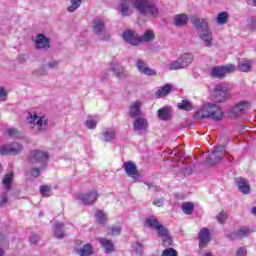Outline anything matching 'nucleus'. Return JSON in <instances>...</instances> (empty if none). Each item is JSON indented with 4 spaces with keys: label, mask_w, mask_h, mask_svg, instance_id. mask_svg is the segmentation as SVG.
I'll return each instance as SVG.
<instances>
[{
    "label": "nucleus",
    "mask_w": 256,
    "mask_h": 256,
    "mask_svg": "<svg viewBox=\"0 0 256 256\" xmlns=\"http://www.w3.org/2000/svg\"><path fill=\"white\" fill-rule=\"evenodd\" d=\"M131 3L142 17H159V6L156 0H131Z\"/></svg>",
    "instance_id": "obj_2"
},
{
    "label": "nucleus",
    "mask_w": 256,
    "mask_h": 256,
    "mask_svg": "<svg viewBox=\"0 0 256 256\" xmlns=\"http://www.w3.org/2000/svg\"><path fill=\"white\" fill-rule=\"evenodd\" d=\"M237 69L238 71H241V73H249V71L253 69V60H244L238 62Z\"/></svg>",
    "instance_id": "obj_20"
},
{
    "label": "nucleus",
    "mask_w": 256,
    "mask_h": 256,
    "mask_svg": "<svg viewBox=\"0 0 256 256\" xmlns=\"http://www.w3.org/2000/svg\"><path fill=\"white\" fill-rule=\"evenodd\" d=\"M157 115H158V118L160 119V121L171 120V117H172L171 107L164 106V107L160 108L157 111Z\"/></svg>",
    "instance_id": "obj_17"
},
{
    "label": "nucleus",
    "mask_w": 256,
    "mask_h": 256,
    "mask_svg": "<svg viewBox=\"0 0 256 256\" xmlns=\"http://www.w3.org/2000/svg\"><path fill=\"white\" fill-rule=\"evenodd\" d=\"M236 256H247V248L245 246H241L236 250Z\"/></svg>",
    "instance_id": "obj_49"
},
{
    "label": "nucleus",
    "mask_w": 256,
    "mask_h": 256,
    "mask_svg": "<svg viewBox=\"0 0 256 256\" xmlns=\"http://www.w3.org/2000/svg\"><path fill=\"white\" fill-rule=\"evenodd\" d=\"M249 29H251L252 31H255L256 30V19H251L249 21Z\"/></svg>",
    "instance_id": "obj_53"
},
{
    "label": "nucleus",
    "mask_w": 256,
    "mask_h": 256,
    "mask_svg": "<svg viewBox=\"0 0 256 256\" xmlns=\"http://www.w3.org/2000/svg\"><path fill=\"white\" fill-rule=\"evenodd\" d=\"M214 93H217L219 97H227L229 95V86L226 84H217L214 87Z\"/></svg>",
    "instance_id": "obj_23"
},
{
    "label": "nucleus",
    "mask_w": 256,
    "mask_h": 256,
    "mask_svg": "<svg viewBox=\"0 0 256 256\" xmlns=\"http://www.w3.org/2000/svg\"><path fill=\"white\" fill-rule=\"evenodd\" d=\"M7 135L8 137H10L11 139H18L19 137V131H17V129L15 128H9L7 130Z\"/></svg>",
    "instance_id": "obj_44"
},
{
    "label": "nucleus",
    "mask_w": 256,
    "mask_h": 256,
    "mask_svg": "<svg viewBox=\"0 0 256 256\" xmlns=\"http://www.w3.org/2000/svg\"><path fill=\"white\" fill-rule=\"evenodd\" d=\"M36 49L47 51L51 47V39L47 38L44 34H38L35 40Z\"/></svg>",
    "instance_id": "obj_11"
},
{
    "label": "nucleus",
    "mask_w": 256,
    "mask_h": 256,
    "mask_svg": "<svg viewBox=\"0 0 256 256\" xmlns=\"http://www.w3.org/2000/svg\"><path fill=\"white\" fill-rule=\"evenodd\" d=\"M4 255V252L2 249H0V256H3Z\"/></svg>",
    "instance_id": "obj_62"
},
{
    "label": "nucleus",
    "mask_w": 256,
    "mask_h": 256,
    "mask_svg": "<svg viewBox=\"0 0 256 256\" xmlns=\"http://www.w3.org/2000/svg\"><path fill=\"white\" fill-rule=\"evenodd\" d=\"M123 39L130 45H141V37H139L133 30H127L123 34Z\"/></svg>",
    "instance_id": "obj_12"
},
{
    "label": "nucleus",
    "mask_w": 256,
    "mask_h": 256,
    "mask_svg": "<svg viewBox=\"0 0 256 256\" xmlns=\"http://www.w3.org/2000/svg\"><path fill=\"white\" fill-rule=\"evenodd\" d=\"M9 201V199L7 198V192L3 193L1 195V200H0V207H3L5 205H7V202Z\"/></svg>",
    "instance_id": "obj_50"
},
{
    "label": "nucleus",
    "mask_w": 256,
    "mask_h": 256,
    "mask_svg": "<svg viewBox=\"0 0 256 256\" xmlns=\"http://www.w3.org/2000/svg\"><path fill=\"white\" fill-rule=\"evenodd\" d=\"M155 39V32L153 30H147L141 37L140 43H149Z\"/></svg>",
    "instance_id": "obj_32"
},
{
    "label": "nucleus",
    "mask_w": 256,
    "mask_h": 256,
    "mask_svg": "<svg viewBox=\"0 0 256 256\" xmlns=\"http://www.w3.org/2000/svg\"><path fill=\"white\" fill-rule=\"evenodd\" d=\"M110 69L118 79H123V77H125V70L123 66L119 65L118 63L112 62L110 64Z\"/></svg>",
    "instance_id": "obj_22"
},
{
    "label": "nucleus",
    "mask_w": 256,
    "mask_h": 256,
    "mask_svg": "<svg viewBox=\"0 0 256 256\" xmlns=\"http://www.w3.org/2000/svg\"><path fill=\"white\" fill-rule=\"evenodd\" d=\"M49 161V155L45 151L33 150L30 152V163H41L45 165Z\"/></svg>",
    "instance_id": "obj_9"
},
{
    "label": "nucleus",
    "mask_w": 256,
    "mask_h": 256,
    "mask_svg": "<svg viewBox=\"0 0 256 256\" xmlns=\"http://www.w3.org/2000/svg\"><path fill=\"white\" fill-rule=\"evenodd\" d=\"M225 148L223 146H218L212 151V157H217L218 161H221V157H223V151Z\"/></svg>",
    "instance_id": "obj_40"
},
{
    "label": "nucleus",
    "mask_w": 256,
    "mask_h": 256,
    "mask_svg": "<svg viewBox=\"0 0 256 256\" xmlns=\"http://www.w3.org/2000/svg\"><path fill=\"white\" fill-rule=\"evenodd\" d=\"M187 21L188 18L185 14H178L174 18V24L176 25V27H183V25H187Z\"/></svg>",
    "instance_id": "obj_34"
},
{
    "label": "nucleus",
    "mask_w": 256,
    "mask_h": 256,
    "mask_svg": "<svg viewBox=\"0 0 256 256\" xmlns=\"http://www.w3.org/2000/svg\"><path fill=\"white\" fill-rule=\"evenodd\" d=\"M63 223L61 222H57L54 227V236L56 237V239H63V237H65V231L63 230Z\"/></svg>",
    "instance_id": "obj_27"
},
{
    "label": "nucleus",
    "mask_w": 256,
    "mask_h": 256,
    "mask_svg": "<svg viewBox=\"0 0 256 256\" xmlns=\"http://www.w3.org/2000/svg\"><path fill=\"white\" fill-rule=\"evenodd\" d=\"M141 115V102H133L130 107V117H139Z\"/></svg>",
    "instance_id": "obj_29"
},
{
    "label": "nucleus",
    "mask_w": 256,
    "mask_h": 256,
    "mask_svg": "<svg viewBox=\"0 0 256 256\" xmlns=\"http://www.w3.org/2000/svg\"><path fill=\"white\" fill-rule=\"evenodd\" d=\"M145 226L149 227V229H155L162 239L163 247H171L173 244V238H171V234H169V230L165 228V226L159 224V220L155 217L150 216L145 220Z\"/></svg>",
    "instance_id": "obj_3"
},
{
    "label": "nucleus",
    "mask_w": 256,
    "mask_h": 256,
    "mask_svg": "<svg viewBox=\"0 0 256 256\" xmlns=\"http://www.w3.org/2000/svg\"><path fill=\"white\" fill-rule=\"evenodd\" d=\"M13 183V174H6L2 180V185L4 186V189H6V191L11 190V185Z\"/></svg>",
    "instance_id": "obj_36"
},
{
    "label": "nucleus",
    "mask_w": 256,
    "mask_h": 256,
    "mask_svg": "<svg viewBox=\"0 0 256 256\" xmlns=\"http://www.w3.org/2000/svg\"><path fill=\"white\" fill-rule=\"evenodd\" d=\"M237 71V67L233 64H228L225 66H215L211 70L212 77H215L216 79H224V77L228 73H235Z\"/></svg>",
    "instance_id": "obj_7"
},
{
    "label": "nucleus",
    "mask_w": 256,
    "mask_h": 256,
    "mask_svg": "<svg viewBox=\"0 0 256 256\" xmlns=\"http://www.w3.org/2000/svg\"><path fill=\"white\" fill-rule=\"evenodd\" d=\"M119 7L122 17H129L131 15V3H129V0H122Z\"/></svg>",
    "instance_id": "obj_21"
},
{
    "label": "nucleus",
    "mask_w": 256,
    "mask_h": 256,
    "mask_svg": "<svg viewBox=\"0 0 256 256\" xmlns=\"http://www.w3.org/2000/svg\"><path fill=\"white\" fill-rule=\"evenodd\" d=\"M216 23L218 25H227L229 23V13L222 11L217 14Z\"/></svg>",
    "instance_id": "obj_28"
},
{
    "label": "nucleus",
    "mask_w": 256,
    "mask_h": 256,
    "mask_svg": "<svg viewBox=\"0 0 256 256\" xmlns=\"http://www.w3.org/2000/svg\"><path fill=\"white\" fill-rule=\"evenodd\" d=\"M109 235H121V227L119 226H112L110 228V232H109Z\"/></svg>",
    "instance_id": "obj_48"
},
{
    "label": "nucleus",
    "mask_w": 256,
    "mask_h": 256,
    "mask_svg": "<svg viewBox=\"0 0 256 256\" xmlns=\"http://www.w3.org/2000/svg\"><path fill=\"white\" fill-rule=\"evenodd\" d=\"M0 101H6V98H1Z\"/></svg>",
    "instance_id": "obj_64"
},
{
    "label": "nucleus",
    "mask_w": 256,
    "mask_h": 256,
    "mask_svg": "<svg viewBox=\"0 0 256 256\" xmlns=\"http://www.w3.org/2000/svg\"><path fill=\"white\" fill-rule=\"evenodd\" d=\"M57 65H59V63L57 61H52V62L48 63V67H50V69L57 67Z\"/></svg>",
    "instance_id": "obj_58"
},
{
    "label": "nucleus",
    "mask_w": 256,
    "mask_h": 256,
    "mask_svg": "<svg viewBox=\"0 0 256 256\" xmlns=\"http://www.w3.org/2000/svg\"><path fill=\"white\" fill-rule=\"evenodd\" d=\"M253 1V5L256 7V0H252Z\"/></svg>",
    "instance_id": "obj_63"
},
{
    "label": "nucleus",
    "mask_w": 256,
    "mask_h": 256,
    "mask_svg": "<svg viewBox=\"0 0 256 256\" xmlns=\"http://www.w3.org/2000/svg\"><path fill=\"white\" fill-rule=\"evenodd\" d=\"M153 205H155L156 207H163V198L154 200Z\"/></svg>",
    "instance_id": "obj_56"
},
{
    "label": "nucleus",
    "mask_w": 256,
    "mask_h": 256,
    "mask_svg": "<svg viewBox=\"0 0 256 256\" xmlns=\"http://www.w3.org/2000/svg\"><path fill=\"white\" fill-rule=\"evenodd\" d=\"M181 209L185 215H191V213H193V209H195V205L191 202H184L181 205Z\"/></svg>",
    "instance_id": "obj_37"
},
{
    "label": "nucleus",
    "mask_w": 256,
    "mask_h": 256,
    "mask_svg": "<svg viewBox=\"0 0 256 256\" xmlns=\"http://www.w3.org/2000/svg\"><path fill=\"white\" fill-rule=\"evenodd\" d=\"M252 215H256V207H253L251 210Z\"/></svg>",
    "instance_id": "obj_59"
},
{
    "label": "nucleus",
    "mask_w": 256,
    "mask_h": 256,
    "mask_svg": "<svg viewBox=\"0 0 256 256\" xmlns=\"http://www.w3.org/2000/svg\"><path fill=\"white\" fill-rule=\"evenodd\" d=\"M40 193L44 197H51V186L50 185H42L40 187Z\"/></svg>",
    "instance_id": "obj_41"
},
{
    "label": "nucleus",
    "mask_w": 256,
    "mask_h": 256,
    "mask_svg": "<svg viewBox=\"0 0 256 256\" xmlns=\"http://www.w3.org/2000/svg\"><path fill=\"white\" fill-rule=\"evenodd\" d=\"M168 69L170 71H179V69H185V66L183 65V62L181 61V58H177L175 61H172L168 65Z\"/></svg>",
    "instance_id": "obj_31"
},
{
    "label": "nucleus",
    "mask_w": 256,
    "mask_h": 256,
    "mask_svg": "<svg viewBox=\"0 0 256 256\" xmlns=\"http://www.w3.org/2000/svg\"><path fill=\"white\" fill-rule=\"evenodd\" d=\"M236 185L240 193H243L244 195H249V193H251V185H249L247 179L243 177L236 178Z\"/></svg>",
    "instance_id": "obj_14"
},
{
    "label": "nucleus",
    "mask_w": 256,
    "mask_h": 256,
    "mask_svg": "<svg viewBox=\"0 0 256 256\" xmlns=\"http://www.w3.org/2000/svg\"><path fill=\"white\" fill-rule=\"evenodd\" d=\"M27 119L30 127L34 129V131H37L38 133H43V131H47V117L39 116L37 115V113H29Z\"/></svg>",
    "instance_id": "obj_5"
},
{
    "label": "nucleus",
    "mask_w": 256,
    "mask_h": 256,
    "mask_svg": "<svg viewBox=\"0 0 256 256\" xmlns=\"http://www.w3.org/2000/svg\"><path fill=\"white\" fill-rule=\"evenodd\" d=\"M134 131H145L148 124L144 118H137L133 123Z\"/></svg>",
    "instance_id": "obj_25"
},
{
    "label": "nucleus",
    "mask_w": 256,
    "mask_h": 256,
    "mask_svg": "<svg viewBox=\"0 0 256 256\" xmlns=\"http://www.w3.org/2000/svg\"><path fill=\"white\" fill-rule=\"evenodd\" d=\"M3 172V165L0 164V173Z\"/></svg>",
    "instance_id": "obj_61"
},
{
    "label": "nucleus",
    "mask_w": 256,
    "mask_h": 256,
    "mask_svg": "<svg viewBox=\"0 0 256 256\" xmlns=\"http://www.w3.org/2000/svg\"><path fill=\"white\" fill-rule=\"evenodd\" d=\"M136 67L140 73H143L147 69V64L143 60H137Z\"/></svg>",
    "instance_id": "obj_46"
},
{
    "label": "nucleus",
    "mask_w": 256,
    "mask_h": 256,
    "mask_svg": "<svg viewBox=\"0 0 256 256\" xmlns=\"http://www.w3.org/2000/svg\"><path fill=\"white\" fill-rule=\"evenodd\" d=\"M92 27L94 33L99 35L100 33H103V31H105V21H103V19L101 18H96L92 22Z\"/></svg>",
    "instance_id": "obj_19"
},
{
    "label": "nucleus",
    "mask_w": 256,
    "mask_h": 256,
    "mask_svg": "<svg viewBox=\"0 0 256 256\" xmlns=\"http://www.w3.org/2000/svg\"><path fill=\"white\" fill-rule=\"evenodd\" d=\"M142 73L143 75H148L150 77H154L155 75H157V71H155V69L149 68L147 66Z\"/></svg>",
    "instance_id": "obj_47"
},
{
    "label": "nucleus",
    "mask_w": 256,
    "mask_h": 256,
    "mask_svg": "<svg viewBox=\"0 0 256 256\" xmlns=\"http://www.w3.org/2000/svg\"><path fill=\"white\" fill-rule=\"evenodd\" d=\"M77 199L84 205H93V203L99 199V192H97V190H91L89 192L81 193L77 195Z\"/></svg>",
    "instance_id": "obj_8"
},
{
    "label": "nucleus",
    "mask_w": 256,
    "mask_h": 256,
    "mask_svg": "<svg viewBox=\"0 0 256 256\" xmlns=\"http://www.w3.org/2000/svg\"><path fill=\"white\" fill-rule=\"evenodd\" d=\"M253 231L247 226H242L238 228L235 232H232L229 237L230 239H244V237H249Z\"/></svg>",
    "instance_id": "obj_13"
},
{
    "label": "nucleus",
    "mask_w": 256,
    "mask_h": 256,
    "mask_svg": "<svg viewBox=\"0 0 256 256\" xmlns=\"http://www.w3.org/2000/svg\"><path fill=\"white\" fill-rule=\"evenodd\" d=\"M211 241V234L209 233V229L203 228L199 232V247L200 249H204L207 247V243Z\"/></svg>",
    "instance_id": "obj_15"
},
{
    "label": "nucleus",
    "mask_w": 256,
    "mask_h": 256,
    "mask_svg": "<svg viewBox=\"0 0 256 256\" xmlns=\"http://www.w3.org/2000/svg\"><path fill=\"white\" fill-rule=\"evenodd\" d=\"M32 177H39L41 175V170L39 168H32L30 171Z\"/></svg>",
    "instance_id": "obj_52"
},
{
    "label": "nucleus",
    "mask_w": 256,
    "mask_h": 256,
    "mask_svg": "<svg viewBox=\"0 0 256 256\" xmlns=\"http://www.w3.org/2000/svg\"><path fill=\"white\" fill-rule=\"evenodd\" d=\"M191 23L196 27L199 37L206 43V47H211L213 41V34L209 29V25L205 19H201L197 16L190 18Z\"/></svg>",
    "instance_id": "obj_4"
},
{
    "label": "nucleus",
    "mask_w": 256,
    "mask_h": 256,
    "mask_svg": "<svg viewBox=\"0 0 256 256\" xmlns=\"http://www.w3.org/2000/svg\"><path fill=\"white\" fill-rule=\"evenodd\" d=\"M194 119L196 121H201L202 119L221 121V119H223V110L217 104H204L201 109L195 112Z\"/></svg>",
    "instance_id": "obj_1"
},
{
    "label": "nucleus",
    "mask_w": 256,
    "mask_h": 256,
    "mask_svg": "<svg viewBox=\"0 0 256 256\" xmlns=\"http://www.w3.org/2000/svg\"><path fill=\"white\" fill-rule=\"evenodd\" d=\"M99 123V117L97 116H90L85 122L87 129H96L97 124Z\"/></svg>",
    "instance_id": "obj_35"
},
{
    "label": "nucleus",
    "mask_w": 256,
    "mask_h": 256,
    "mask_svg": "<svg viewBox=\"0 0 256 256\" xmlns=\"http://www.w3.org/2000/svg\"><path fill=\"white\" fill-rule=\"evenodd\" d=\"M9 95V92L6 90L5 87H0V97H7Z\"/></svg>",
    "instance_id": "obj_55"
},
{
    "label": "nucleus",
    "mask_w": 256,
    "mask_h": 256,
    "mask_svg": "<svg viewBox=\"0 0 256 256\" xmlns=\"http://www.w3.org/2000/svg\"><path fill=\"white\" fill-rule=\"evenodd\" d=\"M23 151V144L18 142L5 143L0 145V155H19Z\"/></svg>",
    "instance_id": "obj_6"
},
{
    "label": "nucleus",
    "mask_w": 256,
    "mask_h": 256,
    "mask_svg": "<svg viewBox=\"0 0 256 256\" xmlns=\"http://www.w3.org/2000/svg\"><path fill=\"white\" fill-rule=\"evenodd\" d=\"M177 107L180 108L182 111H191L193 109V105L189 100H182V102L177 104Z\"/></svg>",
    "instance_id": "obj_39"
},
{
    "label": "nucleus",
    "mask_w": 256,
    "mask_h": 256,
    "mask_svg": "<svg viewBox=\"0 0 256 256\" xmlns=\"http://www.w3.org/2000/svg\"><path fill=\"white\" fill-rule=\"evenodd\" d=\"M39 239H41V237H39V235L32 234L30 237V242L32 243V245H37V243H39Z\"/></svg>",
    "instance_id": "obj_51"
},
{
    "label": "nucleus",
    "mask_w": 256,
    "mask_h": 256,
    "mask_svg": "<svg viewBox=\"0 0 256 256\" xmlns=\"http://www.w3.org/2000/svg\"><path fill=\"white\" fill-rule=\"evenodd\" d=\"M173 91V84H165L156 91L157 97H167Z\"/></svg>",
    "instance_id": "obj_24"
},
{
    "label": "nucleus",
    "mask_w": 256,
    "mask_h": 256,
    "mask_svg": "<svg viewBox=\"0 0 256 256\" xmlns=\"http://www.w3.org/2000/svg\"><path fill=\"white\" fill-rule=\"evenodd\" d=\"M249 107H251V104L249 102L242 101L236 104L233 108H231L230 113H232V115L237 117V115H241V113H245V111H247Z\"/></svg>",
    "instance_id": "obj_16"
},
{
    "label": "nucleus",
    "mask_w": 256,
    "mask_h": 256,
    "mask_svg": "<svg viewBox=\"0 0 256 256\" xmlns=\"http://www.w3.org/2000/svg\"><path fill=\"white\" fill-rule=\"evenodd\" d=\"M135 251L136 253H143V245L141 243H136Z\"/></svg>",
    "instance_id": "obj_54"
},
{
    "label": "nucleus",
    "mask_w": 256,
    "mask_h": 256,
    "mask_svg": "<svg viewBox=\"0 0 256 256\" xmlns=\"http://www.w3.org/2000/svg\"><path fill=\"white\" fill-rule=\"evenodd\" d=\"M161 256H178V253L177 250L173 248H166L165 250H163Z\"/></svg>",
    "instance_id": "obj_45"
},
{
    "label": "nucleus",
    "mask_w": 256,
    "mask_h": 256,
    "mask_svg": "<svg viewBox=\"0 0 256 256\" xmlns=\"http://www.w3.org/2000/svg\"><path fill=\"white\" fill-rule=\"evenodd\" d=\"M115 137H117V133L112 128H108L103 132V141H113L115 140Z\"/></svg>",
    "instance_id": "obj_30"
},
{
    "label": "nucleus",
    "mask_w": 256,
    "mask_h": 256,
    "mask_svg": "<svg viewBox=\"0 0 256 256\" xmlns=\"http://www.w3.org/2000/svg\"><path fill=\"white\" fill-rule=\"evenodd\" d=\"M123 169L128 177H132L134 181H139V172L137 171V165L132 161L125 162Z\"/></svg>",
    "instance_id": "obj_10"
},
{
    "label": "nucleus",
    "mask_w": 256,
    "mask_h": 256,
    "mask_svg": "<svg viewBox=\"0 0 256 256\" xmlns=\"http://www.w3.org/2000/svg\"><path fill=\"white\" fill-rule=\"evenodd\" d=\"M81 3H83V0H71V5L68 7L67 11L69 13H75V11L81 7Z\"/></svg>",
    "instance_id": "obj_38"
},
{
    "label": "nucleus",
    "mask_w": 256,
    "mask_h": 256,
    "mask_svg": "<svg viewBox=\"0 0 256 256\" xmlns=\"http://www.w3.org/2000/svg\"><path fill=\"white\" fill-rule=\"evenodd\" d=\"M227 212L225 211H221L217 216H216V220L218 221V223H220V225L225 224V221H227Z\"/></svg>",
    "instance_id": "obj_42"
},
{
    "label": "nucleus",
    "mask_w": 256,
    "mask_h": 256,
    "mask_svg": "<svg viewBox=\"0 0 256 256\" xmlns=\"http://www.w3.org/2000/svg\"><path fill=\"white\" fill-rule=\"evenodd\" d=\"M179 58L181 59L182 65L184 67H189V65H191L194 60L193 54L191 53H184Z\"/></svg>",
    "instance_id": "obj_33"
},
{
    "label": "nucleus",
    "mask_w": 256,
    "mask_h": 256,
    "mask_svg": "<svg viewBox=\"0 0 256 256\" xmlns=\"http://www.w3.org/2000/svg\"><path fill=\"white\" fill-rule=\"evenodd\" d=\"M96 219H98L99 223H106L107 222V215L103 211L98 210L96 212Z\"/></svg>",
    "instance_id": "obj_43"
},
{
    "label": "nucleus",
    "mask_w": 256,
    "mask_h": 256,
    "mask_svg": "<svg viewBox=\"0 0 256 256\" xmlns=\"http://www.w3.org/2000/svg\"><path fill=\"white\" fill-rule=\"evenodd\" d=\"M76 251L79 256H91L93 255V246L91 244H85Z\"/></svg>",
    "instance_id": "obj_26"
},
{
    "label": "nucleus",
    "mask_w": 256,
    "mask_h": 256,
    "mask_svg": "<svg viewBox=\"0 0 256 256\" xmlns=\"http://www.w3.org/2000/svg\"><path fill=\"white\" fill-rule=\"evenodd\" d=\"M173 153L176 157H179V152H177V150H174Z\"/></svg>",
    "instance_id": "obj_60"
},
{
    "label": "nucleus",
    "mask_w": 256,
    "mask_h": 256,
    "mask_svg": "<svg viewBox=\"0 0 256 256\" xmlns=\"http://www.w3.org/2000/svg\"><path fill=\"white\" fill-rule=\"evenodd\" d=\"M110 37H111V35H109V33L104 32L102 37H101V40L102 41H109Z\"/></svg>",
    "instance_id": "obj_57"
},
{
    "label": "nucleus",
    "mask_w": 256,
    "mask_h": 256,
    "mask_svg": "<svg viewBox=\"0 0 256 256\" xmlns=\"http://www.w3.org/2000/svg\"><path fill=\"white\" fill-rule=\"evenodd\" d=\"M100 245L103 247L105 253H113L115 251V245L113 242L107 238H99L98 239Z\"/></svg>",
    "instance_id": "obj_18"
}]
</instances>
